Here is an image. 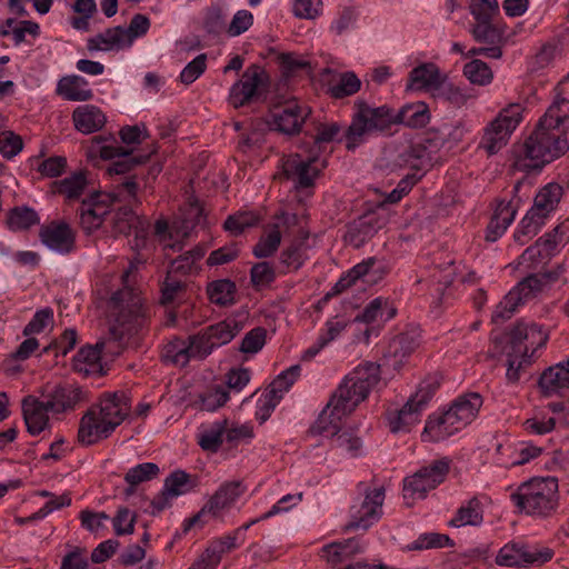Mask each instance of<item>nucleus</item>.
Wrapping results in <instances>:
<instances>
[{"instance_id": "aec40b11", "label": "nucleus", "mask_w": 569, "mask_h": 569, "mask_svg": "<svg viewBox=\"0 0 569 569\" xmlns=\"http://www.w3.org/2000/svg\"><path fill=\"white\" fill-rule=\"evenodd\" d=\"M39 237L44 246L60 253H70L74 248V232L66 222L51 221L43 224Z\"/></svg>"}, {"instance_id": "3c124183", "label": "nucleus", "mask_w": 569, "mask_h": 569, "mask_svg": "<svg viewBox=\"0 0 569 569\" xmlns=\"http://www.w3.org/2000/svg\"><path fill=\"white\" fill-rule=\"evenodd\" d=\"M376 258L370 257L360 263L356 264L351 268L345 276H342L338 282L335 284L333 290L336 293H341L342 291L350 288L358 279L367 276L370 269L376 264Z\"/></svg>"}, {"instance_id": "ea45409f", "label": "nucleus", "mask_w": 569, "mask_h": 569, "mask_svg": "<svg viewBox=\"0 0 569 569\" xmlns=\"http://www.w3.org/2000/svg\"><path fill=\"white\" fill-rule=\"evenodd\" d=\"M39 222L38 213L32 208L24 206L10 209L6 220L7 227L14 232L29 230Z\"/></svg>"}, {"instance_id": "423d86ee", "label": "nucleus", "mask_w": 569, "mask_h": 569, "mask_svg": "<svg viewBox=\"0 0 569 569\" xmlns=\"http://www.w3.org/2000/svg\"><path fill=\"white\" fill-rule=\"evenodd\" d=\"M111 315L114 318L112 333L123 336L137 333L150 320V308L144 303L140 292L124 287L114 292L109 302Z\"/></svg>"}, {"instance_id": "49530a36", "label": "nucleus", "mask_w": 569, "mask_h": 569, "mask_svg": "<svg viewBox=\"0 0 569 569\" xmlns=\"http://www.w3.org/2000/svg\"><path fill=\"white\" fill-rule=\"evenodd\" d=\"M552 254L553 251L545 246L542 238H539L533 246L527 248L519 257V264L528 269H535L538 264L545 263Z\"/></svg>"}, {"instance_id": "6e6552de", "label": "nucleus", "mask_w": 569, "mask_h": 569, "mask_svg": "<svg viewBox=\"0 0 569 569\" xmlns=\"http://www.w3.org/2000/svg\"><path fill=\"white\" fill-rule=\"evenodd\" d=\"M557 280L551 272L532 273L517 283L497 305L491 318L493 322H503L510 319L520 305L536 298Z\"/></svg>"}, {"instance_id": "a878e982", "label": "nucleus", "mask_w": 569, "mask_h": 569, "mask_svg": "<svg viewBox=\"0 0 569 569\" xmlns=\"http://www.w3.org/2000/svg\"><path fill=\"white\" fill-rule=\"evenodd\" d=\"M260 74V68L252 66L248 68L241 79L232 86L229 100L234 108L243 106L254 96L261 83Z\"/></svg>"}, {"instance_id": "9d476101", "label": "nucleus", "mask_w": 569, "mask_h": 569, "mask_svg": "<svg viewBox=\"0 0 569 569\" xmlns=\"http://www.w3.org/2000/svg\"><path fill=\"white\" fill-rule=\"evenodd\" d=\"M525 108L520 103H510L499 111L483 129L480 147L489 156L496 154L503 148L517 127L522 121Z\"/></svg>"}, {"instance_id": "7c9ffc66", "label": "nucleus", "mask_w": 569, "mask_h": 569, "mask_svg": "<svg viewBox=\"0 0 569 569\" xmlns=\"http://www.w3.org/2000/svg\"><path fill=\"white\" fill-rule=\"evenodd\" d=\"M539 387L545 396L569 389V359L546 369L539 378Z\"/></svg>"}, {"instance_id": "473e14b6", "label": "nucleus", "mask_w": 569, "mask_h": 569, "mask_svg": "<svg viewBox=\"0 0 569 569\" xmlns=\"http://www.w3.org/2000/svg\"><path fill=\"white\" fill-rule=\"evenodd\" d=\"M516 213L517 209L512 201H498L493 216L487 227L486 239L488 241H496L501 237L515 220Z\"/></svg>"}, {"instance_id": "a211bd4d", "label": "nucleus", "mask_w": 569, "mask_h": 569, "mask_svg": "<svg viewBox=\"0 0 569 569\" xmlns=\"http://www.w3.org/2000/svg\"><path fill=\"white\" fill-rule=\"evenodd\" d=\"M244 491L246 487L240 480L223 482L209 498L201 510L187 520L186 530L190 529L193 525L200 521L201 517L207 513H210L213 517L221 515L223 510L231 508L238 498L244 493Z\"/></svg>"}, {"instance_id": "e2e57ef3", "label": "nucleus", "mask_w": 569, "mask_h": 569, "mask_svg": "<svg viewBox=\"0 0 569 569\" xmlns=\"http://www.w3.org/2000/svg\"><path fill=\"white\" fill-rule=\"evenodd\" d=\"M250 279L254 288L268 287L276 279L274 268L269 262H258L250 270Z\"/></svg>"}, {"instance_id": "bf43d9fd", "label": "nucleus", "mask_w": 569, "mask_h": 569, "mask_svg": "<svg viewBox=\"0 0 569 569\" xmlns=\"http://www.w3.org/2000/svg\"><path fill=\"white\" fill-rule=\"evenodd\" d=\"M186 291V284L174 276L167 273L166 279L161 284L160 303L168 306L177 301Z\"/></svg>"}, {"instance_id": "f704fd0d", "label": "nucleus", "mask_w": 569, "mask_h": 569, "mask_svg": "<svg viewBox=\"0 0 569 569\" xmlns=\"http://www.w3.org/2000/svg\"><path fill=\"white\" fill-rule=\"evenodd\" d=\"M395 124L402 123L410 128H423L430 120L428 104L418 101L403 106L399 111L393 110Z\"/></svg>"}, {"instance_id": "7ed1b4c3", "label": "nucleus", "mask_w": 569, "mask_h": 569, "mask_svg": "<svg viewBox=\"0 0 569 569\" xmlns=\"http://www.w3.org/2000/svg\"><path fill=\"white\" fill-rule=\"evenodd\" d=\"M379 380V365L375 362L359 365L343 378L332 393L328 407H332L335 415L338 417L350 415L360 402L367 399Z\"/></svg>"}, {"instance_id": "37998d69", "label": "nucleus", "mask_w": 569, "mask_h": 569, "mask_svg": "<svg viewBox=\"0 0 569 569\" xmlns=\"http://www.w3.org/2000/svg\"><path fill=\"white\" fill-rule=\"evenodd\" d=\"M236 291L234 282L228 279L212 281L207 287L209 300L221 307L234 303Z\"/></svg>"}, {"instance_id": "4be33fe9", "label": "nucleus", "mask_w": 569, "mask_h": 569, "mask_svg": "<svg viewBox=\"0 0 569 569\" xmlns=\"http://www.w3.org/2000/svg\"><path fill=\"white\" fill-rule=\"evenodd\" d=\"M49 412L44 400L34 396H27L22 399L23 419L30 435L38 436L49 427Z\"/></svg>"}, {"instance_id": "0e129e2a", "label": "nucleus", "mask_w": 569, "mask_h": 569, "mask_svg": "<svg viewBox=\"0 0 569 569\" xmlns=\"http://www.w3.org/2000/svg\"><path fill=\"white\" fill-rule=\"evenodd\" d=\"M53 323V310L49 307L38 310L28 325L23 328V336L41 333L49 325Z\"/></svg>"}, {"instance_id": "ddd939ff", "label": "nucleus", "mask_w": 569, "mask_h": 569, "mask_svg": "<svg viewBox=\"0 0 569 569\" xmlns=\"http://www.w3.org/2000/svg\"><path fill=\"white\" fill-rule=\"evenodd\" d=\"M365 499L350 508V520L345 530H368L382 516V506L386 498L385 488L378 487L372 490L363 489Z\"/></svg>"}, {"instance_id": "c9c22d12", "label": "nucleus", "mask_w": 569, "mask_h": 569, "mask_svg": "<svg viewBox=\"0 0 569 569\" xmlns=\"http://www.w3.org/2000/svg\"><path fill=\"white\" fill-rule=\"evenodd\" d=\"M379 228V220L373 214H365L350 224L347 237L353 246L359 247L373 237Z\"/></svg>"}, {"instance_id": "c85d7f7f", "label": "nucleus", "mask_w": 569, "mask_h": 569, "mask_svg": "<svg viewBox=\"0 0 569 569\" xmlns=\"http://www.w3.org/2000/svg\"><path fill=\"white\" fill-rule=\"evenodd\" d=\"M562 194L563 189L559 183H547L537 192L533 199V204L529 211L546 221V219L557 209Z\"/></svg>"}, {"instance_id": "4468645a", "label": "nucleus", "mask_w": 569, "mask_h": 569, "mask_svg": "<svg viewBox=\"0 0 569 569\" xmlns=\"http://www.w3.org/2000/svg\"><path fill=\"white\" fill-rule=\"evenodd\" d=\"M553 557L548 547H529L521 543H507L498 552L496 563L505 567L541 566Z\"/></svg>"}, {"instance_id": "a18cd8bd", "label": "nucleus", "mask_w": 569, "mask_h": 569, "mask_svg": "<svg viewBox=\"0 0 569 569\" xmlns=\"http://www.w3.org/2000/svg\"><path fill=\"white\" fill-rule=\"evenodd\" d=\"M259 221L260 216L254 211H238L228 216L223 222V228L232 236H239L246 229L257 226Z\"/></svg>"}, {"instance_id": "0eeeda50", "label": "nucleus", "mask_w": 569, "mask_h": 569, "mask_svg": "<svg viewBox=\"0 0 569 569\" xmlns=\"http://www.w3.org/2000/svg\"><path fill=\"white\" fill-rule=\"evenodd\" d=\"M138 183L136 176L126 177L119 182L112 192L99 194L92 201H83L79 208L80 226L86 233H91L101 227L106 216L110 212L113 202L128 204L141 203L138 197Z\"/></svg>"}, {"instance_id": "393cba45", "label": "nucleus", "mask_w": 569, "mask_h": 569, "mask_svg": "<svg viewBox=\"0 0 569 569\" xmlns=\"http://www.w3.org/2000/svg\"><path fill=\"white\" fill-rule=\"evenodd\" d=\"M363 551V545L357 538L336 541L321 549V557L332 567L348 565Z\"/></svg>"}, {"instance_id": "de8ad7c7", "label": "nucleus", "mask_w": 569, "mask_h": 569, "mask_svg": "<svg viewBox=\"0 0 569 569\" xmlns=\"http://www.w3.org/2000/svg\"><path fill=\"white\" fill-rule=\"evenodd\" d=\"M87 181L82 173H76L63 180L54 182V192L69 200L79 199L86 188Z\"/></svg>"}, {"instance_id": "8fccbe9b", "label": "nucleus", "mask_w": 569, "mask_h": 569, "mask_svg": "<svg viewBox=\"0 0 569 569\" xmlns=\"http://www.w3.org/2000/svg\"><path fill=\"white\" fill-rule=\"evenodd\" d=\"M342 418L335 415L332 407L327 406L311 426L310 432L312 435H331L332 438L340 429Z\"/></svg>"}, {"instance_id": "b1692460", "label": "nucleus", "mask_w": 569, "mask_h": 569, "mask_svg": "<svg viewBox=\"0 0 569 569\" xmlns=\"http://www.w3.org/2000/svg\"><path fill=\"white\" fill-rule=\"evenodd\" d=\"M73 127L83 134L100 131L107 123V116L94 104L78 106L71 114Z\"/></svg>"}, {"instance_id": "c03bdc74", "label": "nucleus", "mask_w": 569, "mask_h": 569, "mask_svg": "<svg viewBox=\"0 0 569 569\" xmlns=\"http://www.w3.org/2000/svg\"><path fill=\"white\" fill-rule=\"evenodd\" d=\"M211 337V346L220 347L229 343L241 330L236 320H226L206 328Z\"/></svg>"}, {"instance_id": "79ce46f5", "label": "nucleus", "mask_w": 569, "mask_h": 569, "mask_svg": "<svg viewBox=\"0 0 569 569\" xmlns=\"http://www.w3.org/2000/svg\"><path fill=\"white\" fill-rule=\"evenodd\" d=\"M162 358L166 362L184 367L192 359L188 339L173 338L164 347Z\"/></svg>"}, {"instance_id": "c756f323", "label": "nucleus", "mask_w": 569, "mask_h": 569, "mask_svg": "<svg viewBox=\"0 0 569 569\" xmlns=\"http://www.w3.org/2000/svg\"><path fill=\"white\" fill-rule=\"evenodd\" d=\"M461 430L446 411L439 416H430L426 422L421 438L423 441L439 442Z\"/></svg>"}, {"instance_id": "4c0bfd02", "label": "nucleus", "mask_w": 569, "mask_h": 569, "mask_svg": "<svg viewBox=\"0 0 569 569\" xmlns=\"http://www.w3.org/2000/svg\"><path fill=\"white\" fill-rule=\"evenodd\" d=\"M482 521V505L477 497H473L457 510L449 525L459 528L463 526H479Z\"/></svg>"}, {"instance_id": "39448f33", "label": "nucleus", "mask_w": 569, "mask_h": 569, "mask_svg": "<svg viewBox=\"0 0 569 569\" xmlns=\"http://www.w3.org/2000/svg\"><path fill=\"white\" fill-rule=\"evenodd\" d=\"M395 119L392 108L386 104L372 107L363 99H357L351 122L345 132L346 148L355 150L370 136L390 130Z\"/></svg>"}, {"instance_id": "5701e85b", "label": "nucleus", "mask_w": 569, "mask_h": 569, "mask_svg": "<svg viewBox=\"0 0 569 569\" xmlns=\"http://www.w3.org/2000/svg\"><path fill=\"white\" fill-rule=\"evenodd\" d=\"M483 399L478 392H467L459 396L447 410L451 418L462 429L471 423L482 407Z\"/></svg>"}, {"instance_id": "2eb2a0df", "label": "nucleus", "mask_w": 569, "mask_h": 569, "mask_svg": "<svg viewBox=\"0 0 569 569\" xmlns=\"http://www.w3.org/2000/svg\"><path fill=\"white\" fill-rule=\"evenodd\" d=\"M508 337L510 351L531 360L536 351L542 348L548 340V333L541 326L525 320L517 321L510 329Z\"/></svg>"}, {"instance_id": "2f4dec72", "label": "nucleus", "mask_w": 569, "mask_h": 569, "mask_svg": "<svg viewBox=\"0 0 569 569\" xmlns=\"http://www.w3.org/2000/svg\"><path fill=\"white\" fill-rule=\"evenodd\" d=\"M227 419L202 423L198 428L197 443L206 452L217 453L226 439Z\"/></svg>"}, {"instance_id": "bb28decb", "label": "nucleus", "mask_w": 569, "mask_h": 569, "mask_svg": "<svg viewBox=\"0 0 569 569\" xmlns=\"http://www.w3.org/2000/svg\"><path fill=\"white\" fill-rule=\"evenodd\" d=\"M446 77L439 68L432 63H422L410 71L408 88L419 91H432L439 89Z\"/></svg>"}, {"instance_id": "9b49d317", "label": "nucleus", "mask_w": 569, "mask_h": 569, "mask_svg": "<svg viewBox=\"0 0 569 569\" xmlns=\"http://www.w3.org/2000/svg\"><path fill=\"white\" fill-rule=\"evenodd\" d=\"M450 459L441 458L421 467L403 480V498L408 505L425 499L430 490L442 483L450 470Z\"/></svg>"}, {"instance_id": "052dcab7", "label": "nucleus", "mask_w": 569, "mask_h": 569, "mask_svg": "<svg viewBox=\"0 0 569 569\" xmlns=\"http://www.w3.org/2000/svg\"><path fill=\"white\" fill-rule=\"evenodd\" d=\"M299 376L300 366H291L277 376V378L268 386V389L282 399L283 395L290 389Z\"/></svg>"}, {"instance_id": "09e8293b", "label": "nucleus", "mask_w": 569, "mask_h": 569, "mask_svg": "<svg viewBox=\"0 0 569 569\" xmlns=\"http://www.w3.org/2000/svg\"><path fill=\"white\" fill-rule=\"evenodd\" d=\"M545 222V220L528 210L513 233L515 241L521 246L526 244L539 232Z\"/></svg>"}, {"instance_id": "f257e3e1", "label": "nucleus", "mask_w": 569, "mask_h": 569, "mask_svg": "<svg viewBox=\"0 0 569 569\" xmlns=\"http://www.w3.org/2000/svg\"><path fill=\"white\" fill-rule=\"evenodd\" d=\"M568 78L555 88V99L535 130L512 150V168L529 172L560 158L569 150V100L563 96Z\"/></svg>"}, {"instance_id": "864d4df0", "label": "nucleus", "mask_w": 569, "mask_h": 569, "mask_svg": "<svg viewBox=\"0 0 569 569\" xmlns=\"http://www.w3.org/2000/svg\"><path fill=\"white\" fill-rule=\"evenodd\" d=\"M463 74L473 84L487 86L493 79V72L490 67L479 59H473L463 67Z\"/></svg>"}, {"instance_id": "5fc2aeb1", "label": "nucleus", "mask_w": 569, "mask_h": 569, "mask_svg": "<svg viewBox=\"0 0 569 569\" xmlns=\"http://www.w3.org/2000/svg\"><path fill=\"white\" fill-rule=\"evenodd\" d=\"M331 447L337 450L346 451L352 457H356L360 453L362 448V442L359 437H357L352 430H342L340 429L337 433L331 438Z\"/></svg>"}, {"instance_id": "f3484780", "label": "nucleus", "mask_w": 569, "mask_h": 569, "mask_svg": "<svg viewBox=\"0 0 569 569\" xmlns=\"http://www.w3.org/2000/svg\"><path fill=\"white\" fill-rule=\"evenodd\" d=\"M309 114L310 109L307 106L297 100H288L271 110L269 124L276 131L293 136L300 132Z\"/></svg>"}, {"instance_id": "cd10ccee", "label": "nucleus", "mask_w": 569, "mask_h": 569, "mask_svg": "<svg viewBox=\"0 0 569 569\" xmlns=\"http://www.w3.org/2000/svg\"><path fill=\"white\" fill-rule=\"evenodd\" d=\"M56 93L67 101L84 102L93 98L89 82L77 74L60 78L57 82Z\"/></svg>"}, {"instance_id": "13d9d810", "label": "nucleus", "mask_w": 569, "mask_h": 569, "mask_svg": "<svg viewBox=\"0 0 569 569\" xmlns=\"http://www.w3.org/2000/svg\"><path fill=\"white\" fill-rule=\"evenodd\" d=\"M160 472L158 465L153 462H143L130 468L124 476V481L132 488L141 482L152 480Z\"/></svg>"}, {"instance_id": "a19ab883", "label": "nucleus", "mask_w": 569, "mask_h": 569, "mask_svg": "<svg viewBox=\"0 0 569 569\" xmlns=\"http://www.w3.org/2000/svg\"><path fill=\"white\" fill-rule=\"evenodd\" d=\"M281 242V229L278 223L268 224L263 234L253 247V254L257 258L271 257L279 248Z\"/></svg>"}, {"instance_id": "6ab92c4d", "label": "nucleus", "mask_w": 569, "mask_h": 569, "mask_svg": "<svg viewBox=\"0 0 569 569\" xmlns=\"http://www.w3.org/2000/svg\"><path fill=\"white\" fill-rule=\"evenodd\" d=\"M47 409L53 417L70 413L83 401L86 395L81 387L73 383H59L43 393Z\"/></svg>"}, {"instance_id": "4d7b16f0", "label": "nucleus", "mask_w": 569, "mask_h": 569, "mask_svg": "<svg viewBox=\"0 0 569 569\" xmlns=\"http://www.w3.org/2000/svg\"><path fill=\"white\" fill-rule=\"evenodd\" d=\"M469 10L477 22H492L499 14L498 0H470Z\"/></svg>"}, {"instance_id": "e433bc0d", "label": "nucleus", "mask_w": 569, "mask_h": 569, "mask_svg": "<svg viewBox=\"0 0 569 569\" xmlns=\"http://www.w3.org/2000/svg\"><path fill=\"white\" fill-rule=\"evenodd\" d=\"M341 127L337 122L318 123L316 126V133L311 136L306 134V139L302 147L310 146L308 150L320 156L323 146L330 143L340 133Z\"/></svg>"}, {"instance_id": "58836bf2", "label": "nucleus", "mask_w": 569, "mask_h": 569, "mask_svg": "<svg viewBox=\"0 0 569 569\" xmlns=\"http://www.w3.org/2000/svg\"><path fill=\"white\" fill-rule=\"evenodd\" d=\"M102 345L82 347L73 358V368L86 375L96 372L100 369Z\"/></svg>"}, {"instance_id": "69168bd1", "label": "nucleus", "mask_w": 569, "mask_h": 569, "mask_svg": "<svg viewBox=\"0 0 569 569\" xmlns=\"http://www.w3.org/2000/svg\"><path fill=\"white\" fill-rule=\"evenodd\" d=\"M306 260L301 244H291L281 252L280 263L286 268L284 272L298 271Z\"/></svg>"}, {"instance_id": "72a5a7b5", "label": "nucleus", "mask_w": 569, "mask_h": 569, "mask_svg": "<svg viewBox=\"0 0 569 569\" xmlns=\"http://www.w3.org/2000/svg\"><path fill=\"white\" fill-rule=\"evenodd\" d=\"M124 28H108L103 32L88 39L87 48L89 51H111L129 48L123 37Z\"/></svg>"}, {"instance_id": "6e6d98bb", "label": "nucleus", "mask_w": 569, "mask_h": 569, "mask_svg": "<svg viewBox=\"0 0 569 569\" xmlns=\"http://www.w3.org/2000/svg\"><path fill=\"white\" fill-rule=\"evenodd\" d=\"M361 81L353 72H345L339 77V81L329 87L330 96L336 99H342L352 96L360 90Z\"/></svg>"}, {"instance_id": "680f3d73", "label": "nucleus", "mask_w": 569, "mask_h": 569, "mask_svg": "<svg viewBox=\"0 0 569 569\" xmlns=\"http://www.w3.org/2000/svg\"><path fill=\"white\" fill-rule=\"evenodd\" d=\"M451 539L447 535L430 532L419 536L408 548L409 550H422L451 546Z\"/></svg>"}, {"instance_id": "20e7f679", "label": "nucleus", "mask_w": 569, "mask_h": 569, "mask_svg": "<svg viewBox=\"0 0 569 569\" xmlns=\"http://www.w3.org/2000/svg\"><path fill=\"white\" fill-rule=\"evenodd\" d=\"M513 505L526 515L550 518L560 506L559 483L555 477H535L521 483L511 495Z\"/></svg>"}, {"instance_id": "dca6fc26", "label": "nucleus", "mask_w": 569, "mask_h": 569, "mask_svg": "<svg viewBox=\"0 0 569 569\" xmlns=\"http://www.w3.org/2000/svg\"><path fill=\"white\" fill-rule=\"evenodd\" d=\"M318 154L302 147V152H296L283 158L282 170L288 180H292L297 188L313 186L320 169L316 166Z\"/></svg>"}, {"instance_id": "f03ea898", "label": "nucleus", "mask_w": 569, "mask_h": 569, "mask_svg": "<svg viewBox=\"0 0 569 569\" xmlns=\"http://www.w3.org/2000/svg\"><path fill=\"white\" fill-rule=\"evenodd\" d=\"M130 412L131 399L124 391L103 392L80 418L77 441L90 447L108 439Z\"/></svg>"}, {"instance_id": "774afa93", "label": "nucleus", "mask_w": 569, "mask_h": 569, "mask_svg": "<svg viewBox=\"0 0 569 569\" xmlns=\"http://www.w3.org/2000/svg\"><path fill=\"white\" fill-rule=\"evenodd\" d=\"M150 29V19L141 13L132 17L129 26L124 29V39L128 47H131L137 38L143 37Z\"/></svg>"}, {"instance_id": "412c9836", "label": "nucleus", "mask_w": 569, "mask_h": 569, "mask_svg": "<svg viewBox=\"0 0 569 569\" xmlns=\"http://www.w3.org/2000/svg\"><path fill=\"white\" fill-rule=\"evenodd\" d=\"M99 156L103 160H114L107 168V173L109 176H122L130 172L136 166L144 163L149 156H132L123 147H113V146H101L98 150Z\"/></svg>"}, {"instance_id": "1a4fd4ad", "label": "nucleus", "mask_w": 569, "mask_h": 569, "mask_svg": "<svg viewBox=\"0 0 569 569\" xmlns=\"http://www.w3.org/2000/svg\"><path fill=\"white\" fill-rule=\"evenodd\" d=\"M440 386L436 377H428L422 380L416 391L406 405L398 411L391 412L387 417L388 427L391 432H408L420 422L421 413L428 402L435 396Z\"/></svg>"}, {"instance_id": "f8f14e48", "label": "nucleus", "mask_w": 569, "mask_h": 569, "mask_svg": "<svg viewBox=\"0 0 569 569\" xmlns=\"http://www.w3.org/2000/svg\"><path fill=\"white\" fill-rule=\"evenodd\" d=\"M421 343V328L417 325L406 326L402 331L389 340L383 353L386 363L393 370L400 371L409 362L410 357L420 348Z\"/></svg>"}, {"instance_id": "338daca9", "label": "nucleus", "mask_w": 569, "mask_h": 569, "mask_svg": "<svg viewBox=\"0 0 569 569\" xmlns=\"http://www.w3.org/2000/svg\"><path fill=\"white\" fill-rule=\"evenodd\" d=\"M192 358L203 359L216 348L211 346V337L207 329L188 338Z\"/></svg>"}, {"instance_id": "603ef678", "label": "nucleus", "mask_w": 569, "mask_h": 569, "mask_svg": "<svg viewBox=\"0 0 569 569\" xmlns=\"http://www.w3.org/2000/svg\"><path fill=\"white\" fill-rule=\"evenodd\" d=\"M192 487L191 476L182 470H176L167 477L162 495L178 497L191 490Z\"/></svg>"}]
</instances>
